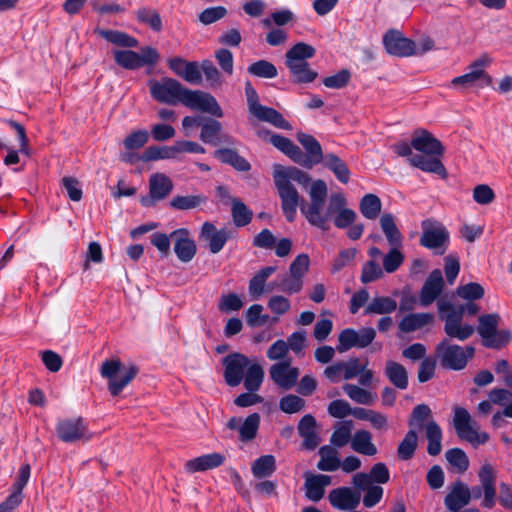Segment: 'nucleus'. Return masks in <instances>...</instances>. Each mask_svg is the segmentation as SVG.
<instances>
[{
    "label": "nucleus",
    "instance_id": "37",
    "mask_svg": "<svg viewBox=\"0 0 512 512\" xmlns=\"http://www.w3.org/2000/svg\"><path fill=\"white\" fill-rule=\"evenodd\" d=\"M321 163L329 169L335 177L342 183L346 184L349 182L350 179V170L346 163L340 159L336 154L334 153H327L325 154L324 158L322 159Z\"/></svg>",
    "mask_w": 512,
    "mask_h": 512
},
{
    "label": "nucleus",
    "instance_id": "4",
    "mask_svg": "<svg viewBox=\"0 0 512 512\" xmlns=\"http://www.w3.org/2000/svg\"><path fill=\"white\" fill-rule=\"evenodd\" d=\"M435 354L443 368L459 371L464 369L468 361L473 358L475 349L472 346L462 347L453 344L445 338L436 345Z\"/></svg>",
    "mask_w": 512,
    "mask_h": 512
},
{
    "label": "nucleus",
    "instance_id": "25",
    "mask_svg": "<svg viewBox=\"0 0 512 512\" xmlns=\"http://www.w3.org/2000/svg\"><path fill=\"white\" fill-rule=\"evenodd\" d=\"M471 501L470 488L462 481H456L445 496L444 504L450 512H459Z\"/></svg>",
    "mask_w": 512,
    "mask_h": 512
},
{
    "label": "nucleus",
    "instance_id": "6",
    "mask_svg": "<svg viewBox=\"0 0 512 512\" xmlns=\"http://www.w3.org/2000/svg\"><path fill=\"white\" fill-rule=\"evenodd\" d=\"M501 317L497 313L484 314L478 318L477 332L487 348L499 349L510 340L508 330H498Z\"/></svg>",
    "mask_w": 512,
    "mask_h": 512
},
{
    "label": "nucleus",
    "instance_id": "33",
    "mask_svg": "<svg viewBox=\"0 0 512 512\" xmlns=\"http://www.w3.org/2000/svg\"><path fill=\"white\" fill-rule=\"evenodd\" d=\"M258 120L263 122H268L273 126L284 129L291 130V124L284 119L282 114L275 110L274 108L267 107L264 105H260L254 112L251 113Z\"/></svg>",
    "mask_w": 512,
    "mask_h": 512
},
{
    "label": "nucleus",
    "instance_id": "63",
    "mask_svg": "<svg viewBox=\"0 0 512 512\" xmlns=\"http://www.w3.org/2000/svg\"><path fill=\"white\" fill-rule=\"evenodd\" d=\"M404 255L398 250L397 247H393L383 257V270L387 273L395 272L403 263Z\"/></svg>",
    "mask_w": 512,
    "mask_h": 512
},
{
    "label": "nucleus",
    "instance_id": "23",
    "mask_svg": "<svg viewBox=\"0 0 512 512\" xmlns=\"http://www.w3.org/2000/svg\"><path fill=\"white\" fill-rule=\"evenodd\" d=\"M200 239L208 244L212 254L219 253L229 239V232L226 228L217 230L211 222L203 223L199 235Z\"/></svg>",
    "mask_w": 512,
    "mask_h": 512
},
{
    "label": "nucleus",
    "instance_id": "13",
    "mask_svg": "<svg viewBox=\"0 0 512 512\" xmlns=\"http://www.w3.org/2000/svg\"><path fill=\"white\" fill-rule=\"evenodd\" d=\"M182 104L190 109L209 113L218 118L223 116V111L216 98L201 90L185 88Z\"/></svg>",
    "mask_w": 512,
    "mask_h": 512
},
{
    "label": "nucleus",
    "instance_id": "7",
    "mask_svg": "<svg viewBox=\"0 0 512 512\" xmlns=\"http://www.w3.org/2000/svg\"><path fill=\"white\" fill-rule=\"evenodd\" d=\"M453 426L459 438L473 446L483 445L489 440L486 432H479L478 425L472 420L470 413L463 407L454 408Z\"/></svg>",
    "mask_w": 512,
    "mask_h": 512
},
{
    "label": "nucleus",
    "instance_id": "28",
    "mask_svg": "<svg viewBox=\"0 0 512 512\" xmlns=\"http://www.w3.org/2000/svg\"><path fill=\"white\" fill-rule=\"evenodd\" d=\"M316 425V419L311 414L304 415L298 423V433L303 438L302 445L306 450H314L320 443Z\"/></svg>",
    "mask_w": 512,
    "mask_h": 512
},
{
    "label": "nucleus",
    "instance_id": "24",
    "mask_svg": "<svg viewBox=\"0 0 512 512\" xmlns=\"http://www.w3.org/2000/svg\"><path fill=\"white\" fill-rule=\"evenodd\" d=\"M329 501L331 505L339 510H354L361 501V494L359 491H354L349 487H340L332 490L329 493Z\"/></svg>",
    "mask_w": 512,
    "mask_h": 512
},
{
    "label": "nucleus",
    "instance_id": "14",
    "mask_svg": "<svg viewBox=\"0 0 512 512\" xmlns=\"http://www.w3.org/2000/svg\"><path fill=\"white\" fill-rule=\"evenodd\" d=\"M222 364L226 383L231 387H236L242 382L250 360L244 354L232 353L223 358Z\"/></svg>",
    "mask_w": 512,
    "mask_h": 512
},
{
    "label": "nucleus",
    "instance_id": "49",
    "mask_svg": "<svg viewBox=\"0 0 512 512\" xmlns=\"http://www.w3.org/2000/svg\"><path fill=\"white\" fill-rule=\"evenodd\" d=\"M136 18L140 23L149 26L155 32H160L163 28L160 14L151 7L139 8L136 11Z\"/></svg>",
    "mask_w": 512,
    "mask_h": 512
},
{
    "label": "nucleus",
    "instance_id": "27",
    "mask_svg": "<svg viewBox=\"0 0 512 512\" xmlns=\"http://www.w3.org/2000/svg\"><path fill=\"white\" fill-rule=\"evenodd\" d=\"M225 462V456L221 453L214 452L205 454L185 463V471L188 473L203 472L221 466Z\"/></svg>",
    "mask_w": 512,
    "mask_h": 512
},
{
    "label": "nucleus",
    "instance_id": "9",
    "mask_svg": "<svg viewBox=\"0 0 512 512\" xmlns=\"http://www.w3.org/2000/svg\"><path fill=\"white\" fill-rule=\"evenodd\" d=\"M151 96L160 103L176 105L182 103L185 87L172 78H162L160 81L149 82Z\"/></svg>",
    "mask_w": 512,
    "mask_h": 512
},
{
    "label": "nucleus",
    "instance_id": "48",
    "mask_svg": "<svg viewBox=\"0 0 512 512\" xmlns=\"http://www.w3.org/2000/svg\"><path fill=\"white\" fill-rule=\"evenodd\" d=\"M286 66L289 68L293 81L296 83H311L318 76V73L310 68L308 62L286 64Z\"/></svg>",
    "mask_w": 512,
    "mask_h": 512
},
{
    "label": "nucleus",
    "instance_id": "46",
    "mask_svg": "<svg viewBox=\"0 0 512 512\" xmlns=\"http://www.w3.org/2000/svg\"><path fill=\"white\" fill-rule=\"evenodd\" d=\"M343 391L346 395L355 403L362 405H373L377 399L375 393L370 392L364 388H361L355 384H344Z\"/></svg>",
    "mask_w": 512,
    "mask_h": 512
},
{
    "label": "nucleus",
    "instance_id": "21",
    "mask_svg": "<svg viewBox=\"0 0 512 512\" xmlns=\"http://www.w3.org/2000/svg\"><path fill=\"white\" fill-rule=\"evenodd\" d=\"M390 479V473L385 463L378 462L371 467L369 473L360 472L353 476L352 483L356 489H364L373 484H385Z\"/></svg>",
    "mask_w": 512,
    "mask_h": 512
},
{
    "label": "nucleus",
    "instance_id": "2",
    "mask_svg": "<svg viewBox=\"0 0 512 512\" xmlns=\"http://www.w3.org/2000/svg\"><path fill=\"white\" fill-rule=\"evenodd\" d=\"M439 316L444 321V332L451 339L465 341L475 332L474 326L463 323V313L466 309L470 315H475L479 307L476 304H467L455 308L452 303L440 300L437 303Z\"/></svg>",
    "mask_w": 512,
    "mask_h": 512
},
{
    "label": "nucleus",
    "instance_id": "45",
    "mask_svg": "<svg viewBox=\"0 0 512 512\" xmlns=\"http://www.w3.org/2000/svg\"><path fill=\"white\" fill-rule=\"evenodd\" d=\"M264 380V370L258 363H250L247 367L244 378V387L249 392H256L260 389Z\"/></svg>",
    "mask_w": 512,
    "mask_h": 512
},
{
    "label": "nucleus",
    "instance_id": "52",
    "mask_svg": "<svg viewBox=\"0 0 512 512\" xmlns=\"http://www.w3.org/2000/svg\"><path fill=\"white\" fill-rule=\"evenodd\" d=\"M231 213L237 227L248 225L253 217V212L238 198L232 199Z\"/></svg>",
    "mask_w": 512,
    "mask_h": 512
},
{
    "label": "nucleus",
    "instance_id": "19",
    "mask_svg": "<svg viewBox=\"0 0 512 512\" xmlns=\"http://www.w3.org/2000/svg\"><path fill=\"white\" fill-rule=\"evenodd\" d=\"M170 237L174 241V252L183 263L190 262L196 255L197 247L190 237V232L185 228L171 232Z\"/></svg>",
    "mask_w": 512,
    "mask_h": 512
},
{
    "label": "nucleus",
    "instance_id": "43",
    "mask_svg": "<svg viewBox=\"0 0 512 512\" xmlns=\"http://www.w3.org/2000/svg\"><path fill=\"white\" fill-rule=\"evenodd\" d=\"M276 470V459L273 455H263L251 465V471L256 479L268 478Z\"/></svg>",
    "mask_w": 512,
    "mask_h": 512
},
{
    "label": "nucleus",
    "instance_id": "50",
    "mask_svg": "<svg viewBox=\"0 0 512 512\" xmlns=\"http://www.w3.org/2000/svg\"><path fill=\"white\" fill-rule=\"evenodd\" d=\"M416 430V428L410 427V430L399 444L397 453L401 460H409L414 456L418 442Z\"/></svg>",
    "mask_w": 512,
    "mask_h": 512
},
{
    "label": "nucleus",
    "instance_id": "26",
    "mask_svg": "<svg viewBox=\"0 0 512 512\" xmlns=\"http://www.w3.org/2000/svg\"><path fill=\"white\" fill-rule=\"evenodd\" d=\"M297 139L307 152V155H303L302 162L299 164L307 168H312L321 163L325 155H323L319 141L312 135L305 133H299Z\"/></svg>",
    "mask_w": 512,
    "mask_h": 512
},
{
    "label": "nucleus",
    "instance_id": "35",
    "mask_svg": "<svg viewBox=\"0 0 512 512\" xmlns=\"http://www.w3.org/2000/svg\"><path fill=\"white\" fill-rule=\"evenodd\" d=\"M95 33L116 46L125 48L138 46V40L136 38L122 31L96 28Z\"/></svg>",
    "mask_w": 512,
    "mask_h": 512
},
{
    "label": "nucleus",
    "instance_id": "51",
    "mask_svg": "<svg viewBox=\"0 0 512 512\" xmlns=\"http://www.w3.org/2000/svg\"><path fill=\"white\" fill-rule=\"evenodd\" d=\"M381 208V200L375 194H366L360 201V211L367 219H376L381 212Z\"/></svg>",
    "mask_w": 512,
    "mask_h": 512
},
{
    "label": "nucleus",
    "instance_id": "29",
    "mask_svg": "<svg viewBox=\"0 0 512 512\" xmlns=\"http://www.w3.org/2000/svg\"><path fill=\"white\" fill-rule=\"evenodd\" d=\"M331 477L324 474L308 475L305 479V496L313 501H320L325 493V487L330 485Z\"/></svg>",
    "mask_w": 512,
    "mask_h": 512
},
{
    "label": "nucleus",
    "instance_id": "38",
    "mask_svg": "<svg viewBox=\"0 0 512 512\" xmlns=\"http://www.w3.org/2000/svg\"><path fill=\"white\" fill-rule=\"evenodd\" d=\"M276 271L275 266L260 269L249 281V294L253 299H259L265 293L267 279Z\"/></svg>",
    "mask_w": 512,
    "mask_h": 512
},
{
    "label": "nucleus",
    "instance_id": "17",
    "mask_svg": "<svg viewBox=\"0 0 512 512\" xmlns=\"http://www.w3.org/2000/svg\"><path fill=\"white\" fill-rule=\"evenodd\" d=\"M480 485L484 487V499L481 505L492 509L496 504V478L497 469L489 462L482 464L478 471Z\"/></svg>",
    "mask_w": 512,
    "mask_h": 512
},
{
    "label": "nucleus",
    "instance_id": "59",
    "mask_svg": "<svg viewBox=\"0 0 512 512\" xmlns=\"http://www.w3.org/2000/svg\"><path fill=\"white\" fill-rule=\"evenodd\" d=\"M201 74L203 73L209 86L212 88L220 87L224 80L217 67L210 60H204L201 63Z\"/></svg>",
    "mask_w": 512,
    "mask_h": 512
},
{
    "label": "nucleus",
    "instance_id": "58",
    "mask_svg": "<svg viewBox=\"0 0 512 512\" xmlns=\"http://www.w3.org/2000/svg\"><path fill=\"white\" fill-rule=\"evenodd\" d=\"M306 402L303 398L289 394L282 397L279 401V408L282 412L287 414H294L304 410Z\"/></svg>",
    "mask_w": 512,
    "mask_h": 512
},
{
    "label": "nucleus",
    "instance_id": "15",
    "mask_svg": "<svg viewBox=\"0 0 512 512\" xmlns=\"http://www.w3.org/2000/svg\"><path fill=\"white\" fill-rule=\"evenodd\" d=\"M172 180L163 173L152 174L149 178V196H143L140 203L152 207L157 201L165 199L173 190Z\"/></svg>",
    "mask_w": 512,
    "mask_h": 512
},
{
    "label": "nucleus",
    "instance_id": "8",
    "mask_svg": "<svg viewBox=\"0 0 512 512\" xmlns=\"http://www.w3.org/2000/svg\"><path fill=\"white\" fill-rule=\"evenodd\" d=\"M114 60L124 69L136 70L143 66H155L160 60V55L157 49L146 46L141 48L140 53L130 49L116 50L114 51Z\"/></svg>",
    "mask_w": 512,
    "mask_h": 512
},
{
    "label": "nucleus",
    "instance_id": "18",
    "mask_svg": "<svg viewBox=\"0 0 512 512\" xmlns=\"http://www.w3.org/2000/svg\"><path fill=\"white\" fill-rule=\"evenodd\" d=\"M387 52L398 57H409L416 52V43L396 30L388 31L383 37Z\"/></svg>",
    "mask_w": 512,
    "mask_h": 512
},
{
    "label": "nucleus",
    "instance_id": "62",
    "mask_svg": "<svg viewBox=\"0 0 512 512\" xmlns=\"http://www.w3.org/2000/svg\"><path fill=\"white\" fill-rule=\"evenodd\" d=\"M457 295L465 300L473 301L484 296V288L476 282L461 285L457 288Z\"/></svg>",
    "mask_w": 512,
    "mask_h": 512
},
{
    "label": "nucleus",
    "instance_id": "40",
    "mask_svg": "<svg viewBox=\"0 0 512 512\" xmlns=\"http://www.w3.org/2000/svg\"><path fill=\"white\" fill-rule=\"evenodd\" d=\"M215 158L225 164H229L239 171H248L251 168L250 163L240 156L235 150L223 148L218 149L214 152Z\"/></svg>",
    "mask_w": 512,
    "mask_h": 512
},
{
    "label": "nucleus",
    "instance_id": "3",
    "mask_svg": "<svg viewBox=\"0 0 512 512\" xmlns=\"http://www.w3.org/2000/svg\"><path fill=\"white\" fill-rule=\"evenodd\" d=\"M409 426L417 430L424 429L428 440L427 452L431 456H437L442 450V429L432 418V411L427 404L416 405L409 419Z\"/></svg>",
    "mask_w": 512,
    "mask_h": 512
},
{
    "label": "nucleus",
    "instance_id": "11",
    "mask_svg": "<svg viewBox=\"0 0 512 512\" xmlns=\"http://www.w3.org/2000/svg\"><path fill=\"white\" fill-rule=\"evenodd\" d=\"M58 438L65 443L86 442L92 437L83 418H66L59 420L56 425Z\"/></svg>",
    "mask_w": 512,
    "mask_h": 512
},
{
    "label": "nucleus",
    "instance_id": "36",
    "mask_svg": "<svg viewBox=\"0 0 512 512\" xmlns=\"http://www.w3.org/2000/svg\"><path fill=\"white\" fill-rule=\"evenodd\" d=\"M433 319L434 317L430 313H411L402 318L398 327L403 333H411L430 324Z\"/></svg>",
    "mask_w": 512,
    "mask_h": 512
},
{
    "label": "nucleus",
    "instance_id": "12",
    "mask_svg": "<svg viewBox=\"0 0 512 512\" xmlns=\"http://www.w3.org/2000/svg\"><path fill=\"white\" fill-rule=\"evenodd\" d=\"M376 337V330L372 327H363L360 330L346 328L338 336L337 350L342 353L351 348H366Z\"/></svg>",
    "mask_w": 512,
    "mask_h": 512
},
{
    "label": "nucleus",
    "instance_id": "31",
    "mask_svg": "<svg viewBox=\"0 0 512 512\" xmlns=\"http://www.w3.org/2000/svg\"><path fill=\"white\" fill-rule=\"evenodd\" d=\"M410 165L421 169L424 172L434 173L445 178L447 176L446 169L442 162L437 158H430L427 155L414 154L408 158Z\"/></svg>",
    "mask_w": 512,
    "mask_h": 512
},
{
    "label": "nucleus",
    "instance_id": "55",
    "mask_svg": "<svg viewBox=\"0 0 512 512\" xmlns=\"http://www.w3.org/2000/svg\"><path fill=\"white\" fill-rule=\"evenodd\" d=\"M247 71L253 76L265 79H273L278 75L276 66L267 60H258L252 63L248 66Z\"/></svg>",
    "mask_w": 512,
    "mask_h": 512
},
{
    "label": "nucleus",
    "instance_id": "5",
    "mask_svg": "<svg viewBox=\"0 0 512 512\" xmlns=\"http://www.w3.org/2000/svg\"><path fill=\"white\" fill-rule=\"evenodd\" d=\"M100 373L108 379L111 395L117 396L136 377L138 368L135 365L123 366L119 360H106L101 365Z\"/></svg>",
    "mask_w": 512,
    "mask_h": 512
},
{
    "label": "nucleus",
    "instance_id": "44",
    "mask_svg": "<svg viewBox=\"0 0 512 512\" xmlns=\"http://www.w3.org/2000/svg\"><path fill=\"white\" fill-rule=\"evenodd\" d=\"M316 53V50L313 46L299 42L291 47L286 53V64H297L302 62H307V59L312 58Z\"/></svg>",
    "mask_w": 512,
    "mask_h": 512
},
{
    "label": "nucleus",
    "instance_id": "20",
    "mask_svg": "<svg viewBox=\"0 0 512 512\" xmlns=\"http://www.w3.org/2000/svg\"><path fill=\"white\" fill-rule=\"evenodd\" d=\"M444 279L441 270H433L425 280L419 295L420 305L427 307L442 293Z\"/></svg>",
    "mask_w": 512,
    "mask_h": 512
},
{
    "label": "nucleus",
    "instance_id": "60",
    "mask_svg": "<svg viewBox=\"0 0 512 512\" xmlns=\"http://www.w3.org/2000/svg\"><path fill=\"white\" fill-rule=\"evenodd\" d=\"M346 205L347 200L345 199L344 204L337 209L334 214V225L339 229L351 226L357 218L355 211L347 208Z\"/></svg>",
    "mask_w": 512,
    "mask_h": 512
},
{
    "label": "nucleus",
    "instance_id": "10",
    "mask_svg": "<svg viewBox=\"0 0 512 512\" xmlns=\"http://www.w3.org/2000/svg\"><path fill=\"white\" fill-rule=\"evenodd\" d=\"M422 236L420 244L425 248L434 250L436 254L442 255L446 250L449 233L439 222L426 219L422 221Z\"/></svg>",
    "mask_w": 512,
    "mask_h": 512
},
{
    "label": "nucleus",
    "instance_id": "41",
    "mask_svg": "<svg viewBox=\"0 0 512 512\" xmlns=\"http://www.w3.org/2000/svg\"><path fill=\"white\" fill-rule=\"evenodd\" d=\"M270 142L273 144V146L290 157L294 162H302L303 153L301 149L289 138L275 134L270 137Z\"/></svg>",
    "mask_w": 512,
    "mask_h": 512
},
{
    "label": "nucleus",
    "instance_id": "42",
    "mask_svg": "<svg viewBox=\"0 0 512 512\" xmlns=\"http://www.w3.org/2000/svg\"><path fill=\"white\" fill-rule=\"evenodd\" d=\"M380 225L388 243L392 247H398L402 242V234L396 226L395 218L390 213L382 214L380 218Z\"/></svg>",
    "mask_w": 512,
    "mask_h": 512
},
{
    "label": "nucleus",
    "instance_id": "22",
    "mask_svg": "<svg viewBox=\"0 0 512 512\" xmlns=\"http://www.w3.org/2000/svg\"><path fill=\"white\" fill-rule=\"evenodd\" d=\"M411 146L427 156H441L444 152L441 142L427 130L415 131L411 139Z\"/></svg>",
    "mask_w": 512,
    "mask_h": 512
},
{
    "label": "nucleus",
    "instance_id": "32",
    "mask_svg": "<svg viewBox=\"0 0 512 512\" xmlns=\"http://www.w3.org/2000/svg\"><path fill=\"white\" fill-rule=\"evenodd\" d=\"M351 448L365 456H374L378 452L376 445L373 443L372 434L368 430H357L353 434Z\"/></svg>",
    "mask_w": 512,
    "mask_h": 512
},
{
    "label": "nucleus",
    "instance_id": "30",
    "mask_svg": "<svg viewBox=\"0 0 512 512\" xmlns=\"http://www.w3.org/2000/svg\"><path fill=\"white\" fill-rule=\"evenodd\" d=\"M384 374L397 389L405 390L408 387V372L402 364L388 360L385 364Z\"/></svg>",
    "mask_w": 512,
    "mask_h": 512
},
{
    "label": "nucleus",
    "instance_id": "54",
    "mask_svg": "<svg viewBox=\"0 0 512 512\" xmlns=\"http://www.w3.org/2000/svg\"><path fill=\"white\" fill-rule=\"evenodd\" d=\"M221 130L222 124L219 121L215 119H208L202 125L200 140L204 143L217 145Z\"/></svg>",
    "mask_w": 512,
    "mask_h": 512
},
{
    "label": "nucleus",
    "instance_id": "64",
    "mask_svg": "<svg viewBox=\"0 0 512 512\" xmlns=\"http://www.w3.org/2000/svg\"><path fill=\"white\" fill-rule=\"evenodd\" d=\"M149 139V133L146 130H138L129 134L123 141L126 150H137L142 148Z\"/></svg>",
    "mask_w": 512,
    "mask_h": 512
},
{
    "label": "nucleus",
    "instance_id": "47",
    "mask_svg": "<svg viewBox=\"0 0 512 512\" xmlns=\"http://www.w3.org/2000/svg\"><path fill=\"white\" fill-rule=\"evenodd\" d=\"M397 308V302L388 296L374 297L365 308V314H390Z\"/></svg>",
    "mask_w": 512,
    "mask_h": 512
},
{
    "label": "nucleus",
    "instance_id": "56",
    "mask_svg": "<svg viewBox=\"0 0 512 512\" xmlns=\"http://www.w3.org/2000/svg\"><path fill=\"white\" fill-rule=\"evenodd\" d=\"M260 416L258 413L250 414L239 427V435L242 441L252 440L258 431Z\"/></svg>",
    "mask_w": 512,
    "mask_h": 512
},
{
    "label": "nucleus",
    "instance_id": "34",
    "mask_svg": "<svg viewBox=\"0 0 512 512\" xmlns=\"http://www.w3.org/2000/svg\"><path fill=\"white\" fill-rule=\"evenodd\" d=\"M354 429V424L352 420H344L338 422L334 430L330 436V446L342 448L346 446L348 443L351 444L353 435L352 431Z\"/></svg>",
    "mask_w": 512,
    "mask_h": 512
},
{
    "label": "nucleus",
    "instance_id": "57",
    "mask_svg": "<svg viewBox=\"0 0 512 512\" xmlns=\"http://www.w3.org/2000/svg\"><path fill=\"white\" fill-rule=\"evenodd\" d=\"M446 460L459 473L467 471L469 468V459L466 453L460 448L449 449L445 454Z\"/></svg>",
    "mask_w": 512,
    "mask_h": 512
},
{
    "label": "nucleus",
    "instance_id": "1",
    "mask_svg": "<svg viewBox=\"0 0 512 512\" xmlns=\"http://www.w3.org/2000/svg\"><path fill=\"white\" fill-rule=\"evenodd\" d=\"M273 178L281 199L283 213L288 222L295 220L300 203V195L292 182L294 181L304 188L310 184L308 191L310 203L301 205V213L312 226L323 231L329 230V222L335 211L344 204L345 196L342 193L332 194L326 208L328 187L324 180L317 179L311 182V177L307 172L296 167H285L278 164L274 165Z\"/></svg>",
    "mask_w": 512,
    "mask_h": 512
},
{
    "label": "nucleus",
    "instance_id": "39",
    "mask_svg": "<svg viewBox=\"0 0 512 512\" xmlns=\"http://www.w3.org/2000/svg\"><path fill=\"white\" fill-rule=\"evenodd\" d=\"M320 460L317 468L321 471L333 472L340 468L341 460L338 452L330 445H324L319 449Z\"/></svg>",
    "mask_w": 512,
    "mask_h": 512
},
{
    "label": "nucleus",
    "instance_id": "61",
    "mask_svg": "<svg viewBox=\"0 0 512 512\" xmlns=\"http://www.w3.org/2000/svg\"><path fill=\"white\" fill-rule=\"evenodd\" d=\"M205 202V197L201 195L175 196L170 201V206L177 210H189Z\"/></svg>",
    "mask_w": 512,
    "mask_h": 512
},
{
    "label": "nucleus",
    "instance_id": "16",
    "mask_svg": "<svg viewBox=\"0 0 512 512\" xmlns=\"http://www.w3.org/2000/svg\"><path fill=\"white\" fill-rule=\"evenodd\" d=\"M272 381L284 390H290L298 381L300 370L289 359L273 364L269 369Z\"/></svg>",
    "mask_w": 512,
    "mask_h": 512
},
{
    "label": "nucleus",
    "instance_id": "53",
    "mask_svg": "<svg viewBox=\"0 0 512 512\" xmlns=\"http://www.w3.org/2000/svg\"><path fill=\"white\" fill-rule=\"evenodd\" d=\"M176 157L174 151V144L171 146L158 147V146H149L140 156L141 161L150 162L156 161L160 159H173Z\"/></svg>",
    "mask_w": 512,
    "mask_h": 512
}]
</instances>
